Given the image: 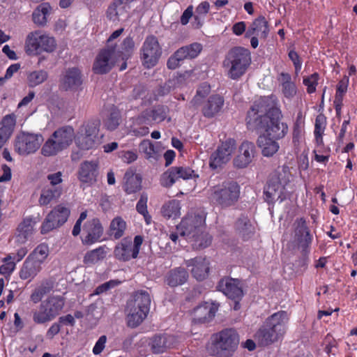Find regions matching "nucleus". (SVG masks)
Returning a JSON list of instances; mask_svg holds the SVG:
<instances>
[{"mask_svg": "<svg viewBox=\"0 0 357 357\" xmlns=\"http://www.w3.org/2000/svg\"><path fill=\"white\" fill-rule=\"evenodd\" d=\"M250 63L251 57L249 50L236 47L229 52L224 65L230 66L228 71L229 77L232 79H237L245 73Z\"/></svg>", "mask_w": 357, "mask_h": 357, "instance_id": "obj_4", "label": "nucleus"}, {"mask_svg": "<svg viewBox=\"0 0 357 357\" xmlns=\"http://www.w3.org/2000/svg\"><path fill=\"white\" fill-rule=\"evenodd\" d=\"M133 46L134 43L131 38H125L122 43L123 51L116 50V52H119V54H117L118 58H121L122 60H124L129 55V52L133 47Z\"/></svg>", "mask_w": 357, "mask_h": 357, "instance_id": "obj_55", "label": "nucleus"}, {"mask_svg": "<svg viewBox=\"0 0 357 357\" xmlns=\"http://www.w3.org/2000/svg\"><path fill=\"white\" fill-rule=\"evenodd\" d=\"M295 236L300 245L306 248L312 241L310 230L306 225L305 220L303 218L298 220L294 223Z\"/></svg>", "mask_w": 357, "mask_h": 357, "instance_id": "obj_27", "label": "nucleus"}, {"mask_svg": "<svg viewBox=\"0 0 357 357\" xmlns=\"http://www.w3.org/2000/svg\"><path fill=\"white\" fill-rule=\"evenodd\" d=\"M162 54V49L156 37L148 36L142 47L141 58L146 68H151L156 65Z\"/></svg>", "mask_w": 357, "mask_h": 357, "instance_id": "obj_12", "label": "nucleus"}, {"mask_svg": "<svg viewBox=\"0 0 357 357\" xmlns=\"http://www.w3.org/2000/svg\"><path fill=\"white\" fill-rule=\"evenodd\" d=\"M326 125V117L324 115L319 114L317 116L315 120V128H314V135L315 139L317 144H321L323 142L322 140V134L324 133V130Z\"/></svg>", "mask_w": 357, "mask_h": 357, "instance_id": "obj_52", "label": "nucleus"}, {"mask_svg": "<svg viewBox=\"0 0 357 357\" xmlns=\"http://www.w3.org/2000/svg\"><path fill=\"white\" fill-rule=\"evenodd\" d=\"M52 11V7L49 3H42L33 11L32 14L33 21L38 26H44L46 25L47 17Z\"/></svg>", "mask_w": 357, "mask_h": 357, "instance_id": "obj_37", "label": "nucleus"}, {"mask_svg": "<svg viewBox=\"0 0 357 357\" xmlns=\"http://www.w3.org/2000/svg\"><path fill=\"white\" fill-rule=\"evenodd\" d=\"M188 268L191 267L192 275L197 280H204L208 275L209 261L202 257H197L185 261Z\"/></svg>", "mask_w": 357, "mask_h": 357, "instance_id": "obj_21", "label": "nucleus"}, {"mask_svg": "<svg viewBox=\"0 0 357 357\" xmlns=\"http://www.w3.org/2000/svg\"><path fill=\"white\" fill-rule=\"evenodd\" d=\"M268 32V22L265 17L260 16L252 23L246 31V36L255 35L261 38H266Z\"/></svg>", "mask_w": 357, "mask_h": 357, "instance_id": "obj_31", "label": "nucleus"}, {"mask_svg": "<svg viewBox=\"0 0 357 357\" xmlns=\"http://www.w3.org/2000/svg\"><path fill=\"white\" fill-rule=\"evenodd\" d=\"M151 297L144 290L136 291L127 303V323L130 328H136L146 318L150 310Z\"/></svg>", "mask_w": 357, "mask_h": 357, "instance_id": "obj_3", "label": "nucleus"}, {"mask_svg": "<svg viewBox=\"0 0 357 357\" xmlns=\"http://www.w3.org/2000/svg\"><path fill=\"white\" fill-rule=\"evenodd\" d=\"M82 84V76L79 68L73 67L66 70L60 79L59 87L61 90L76 91Z\"/></svg>", "mask_w": 357, "mask_h": 357, "instance_id": "obj_19", "label": "nucleus"}, {"mask_svg": "<svg viewBox=\"0 0 357 357\" xmlns=\"http://www.w3.org/2000/svg\"><path fill=\"white\" fill-rule=\"evenodd\" d=\"M115 46L108 45L102 49L96 56L93 65V70L96 74H105L109 72L116 62L119 61Z\"/></svg>", "mask_w": 357, "mask_h": 357, "instance_id": "obj_11", "label": "nucleus"}, {"mask_svg": "<svg viewBox=\"0 0 357 357\" xmlns=\"http://www.w3.org/2000/svg\"><path fill=\"white\" fill-rule=\"evenodd\" d=\"M33 220L31 218H25L17 227L18 234L16 240L19 243H24L31 236L33 231Z\"/></svg>", "mask_w": 357, "mask_h": 357, "instance_id": "obj_40", "label": "nucleus"}, {"mask_svg": "<svg viewBox=\"0 0 357 357\" xmlns=\"http://www.w3.org/2000/svg\"><path fill=\"white\" fill-rule=\"evenodd\" d=\"M16 124V118L14 114L5 116L0 122V149L8 141L11 137Z\"/></svg>", "mask_w": 357, "mask_h": 357, "instance_id": "obj_25", "label": "nucleus"}, {"mask_svg": "<svg viewBox=\"0 0 357 357\" xmlns=\"http://www.w3.org/2000/svg\"><path fill=\"white\" fill-rule=\"evenodd\" d=\"M84 237L82 243L84 245H91L100 241L104 232V228L98 218H93L84 225Z\"/></svg>", "mask_w": 357, "mask_h": 357, "instance_id": "obj_16", "label": "nucleus"}, {"mask_svg": "<svg viewBox=\"0 0 357 357\" xmlns=\"http://www.w3.org/2000/svg\"><path fill=\"white\" fill-rule=\"evenodd\" d=\"M349 77L347 76H344L337 85L335 99L343 100V96L347 91Z\"/></svg>", "mask_w": 357, "mask_h": 357, "instance_id": "obj_56", "label": "nucleus"}, {"mask_svg": "<svg viewBox=\"0 0 357 357\" xmlns=\"http://www.w3.org/2000/svg\"><path fill=\"white\" fill-rule=\"evenodd\" d=\"M191 243L193 250H200L208 247L212 242V236L202 229L188 239Z\"/></svg>", "mask_w": 357, "mask_h": 357, "instance_id": "obj_35", "label": "nucleus"}, {"mask_svg": "<svg viewBox=\"0 0 357 357\" xmlns=\"http://www.w3.org/2000/svg\"><path fill=\"white\" fill-rule=\"evenodd\" d=\"M48 77L46 71L40 70L30 73L27 77L28 84L31 87H34L44 82Z\"/></svg>", "mask_w": 357, "mask_h": 357, "instance_id": "obj_49", "label": "nucleus"}, {"mask_svg": "<svg viewBox=\"0 0 357 357\" xmlns=\"http://www.w3.org/2000/svg\"><path fill=\"white\" fill-rule=\"evenodd\" d=\"M44 138L40 133L19 132L14 141V149L20 155L26 156L36 153L40 147Z\"/></svg>", "mask_w": 357, "mask_h": 357, "instance_id": "obj_8", "label": "nucleus"}, {"mask_svg": "<svg viewBox=\"0 0 357 357\" xmlns=\"http://www.w3.org/2000/svg\"><path fill=\"white\" fill-rule=\"evenodd\" d=\"M98 174L96 162L84 161L80 165L78 178L81 182L92 185L96 181Z\"/></svg>", "mask_w": 357, "mask_h": 357, "instance_id": "obj_23", "label": "nucleus"}, {"mask_svg": "<svg viewBox=\"0 0 357 357\" xmlns=\"http://www.w3.org/2000/svg\"><path fill=\"white\" fill-rule=\"evenodd\" d=\"M257 153L254 143L245 141L238 148V154L233 160L234 165L239 169L247 167L253 160Z\"/></svg>", "mask_w": 357, "mask_h": 357, "instance_id": "obj_18", "label": "nucleus"}, {"mask_svg": "<svg viewBox=\"0 0 357 357\" xmlns=\"http://www.w3.org/2000/svg\"><path fill=\"white\" fill-rule=\"evenodd\" d=\"M280 117L281 112L273 96L260 98L248 112L247 126L261 133L257 143L265 157H272L278 151V140L287 133V126L280 122Z\"/></svg>", "mask_w": 357, "mask_h": 357, "instance_id": "obj_1", "label": "nucleus"}, {"mask_svg": "<svg viewBox=\"0 0 357 357\" xmlns=\"http://www.w3.org/2000/svg\"><path fill=\"white\" fill-rule=\"evenodd\" d=\"M139 150L145 154L147 159H156L158 156V151L155 149L153 144L149 139L143 140L139 144Z\"/></svg>", "mask_w": 357, "mask_h": 357, "instance_id": "obj_50", "label": "nucleus"}, {"mask_svg": "<svg viewBox=\"0 0 357 357\" xmlns=\"http://www.w3.org/2000/svg\"><path fill=\"white\" fill-rule=\"evenodd\" d=\"M107 252L108 249L105 245L100 246L86 252L84 256L83 262L86 266L93 265L103 260L106 257Z\"/></svg>", "mask_w": 357, "mask_h": 357, "instance_id": "obj_36", "label": "nucleus"}, {"mask_svg": "<svg viewBox=\"0 0 357 357\" xmlns=\"http://www.w3.org/2000/svg\"><path fill=\"white\" fill-rule=\"evenodd\" d=\"M193 176H195L194 171L189 167H172L162 174L160 183L162 186L169 188L179 178L185 180Z\"/></svg>", "mask_w": 357, "mask_h": 357, "instance_id": "obj_17", "label": "nucleus"}, {"mask_svg": "<svg viewBox=\"0 0 357 357\" xmlns=\"http://www.w3.org/2000/svg\"><path fill=\"white\" fill-rule=\"evenodd\" d=\"M188 278V273L184 268H176L170 271L166 277V281L170 287H177L184 284Z\"/></svg>", "mask_w": 357, "mask_h": 357, "instance_id": "obj_34", "label": "nucleus"}, {"mask_svg": "<svg viewBox=\"0 0 357 357\" xmlns=\"http://www.w3.org/2000/svg\"><path fill=\"white\" fill-rule=\"evenodd\" d=\"M180 209L178 201L173 199L162 206L161 213L165 218L175 219L179 217Z\"/></svg>", "mask_w": 357, "mask_h": 357, "instance_id": "obj_43", "label": "nucleus"}, {"mask_svg": "<svg viewBox=\"0 0 357 357\" xmlns=\"http://www.w3.org/2000/svg\"><path fill=\"white\" fill-rule=\"evenodd\" d=\"M131 248V240L123 238L114 248V255L115 258L122 261H127L131 259L137 258V256L133 255Z\"/></svg>", "mask_w": 357, "mask_h": 357, "instance_id": "obj_29", "label": "nucleus"}, {"mask_svg": "<svg viewBox=\"0 0 357 357\" xmlns=\"http://www.w3.org/2000/svg\"><path fill=\"white\" fill-rule=\"evenodd\" d=\"M235 230L245 241L252 237L255 227L247 216L241 215L236 221Z\"/></svg>", "mask_w": 357, "mask_h": 357, "instance_id": "obj_26", "label": "nucleus"}, {"mask_svg": "<svg viewBox=\"0 0 357 357\" xmlns=\"http://www.w3.org/2000/svg\"><path fill=\"white\" fill-rule=\"evenodd\" d=\"M176 344V340L174 336L169 335H158L152 337L151 340V348L153 353L160 354L173 348Z\"/></svg>", "mask_w": 357, "mask_h": 357, "instance_id": "obj_24", "label": "nucleus"}, {"mask_svg": "<svg viewBox=\"0 0 357 357\" xmlns=\"http://www.w3.org/2000/svg\"><path fill=\"white\" fill-rule=\"evenodd\" d=\"M61 193V190L57 188H45L42 190L39 203L42 206H46L53 199L58 198Z\"/></svg>", "mask_w": 357, "mask_h": 357, "instance_id": "obj_46", "label": "nucleus"}, {"mask_svg": "<svg viewBox=\"0 0 357 357\" xmlns=\"http://www.w3.org/2000/svg\"><path fill=\"white\" fill-rule=\"evenodd\" d=\"M290 173L285 169L271 174L264 189L265 200L268 203L282 202L284 199L285 186L289 183Z\"/></svg>", "mask_w": 357, "mask_h": 357, "instance_id": "obj_7", "label": "nucleus"}, {"mask_svg": "<svg viewBox=\"0 0 357 357\" xmlns=\"http://www.w3.org/2000/svg\"><path fill=\"white\" fill-rule=\"evenodd\" d=\"M96 139L88 136L80 131L78 132L75 138L77 146L83 150H89L92 149L95 145Z\"/></svg>", "mask_w": 357, "mask_h": 357, "instance_id": "obj_48", "label": "nucleus"}, {"mask_svg": "<svg viewBox=\"0 0 357 357\" xmlns=\"http://www.w3.org/2000/svg\"><path fill=\"white\" fill-rule=\"evenodd\" d=\"M11 257L8 256L3 261L4 264L0 266V273L5 276H8L13 271L15 267V264L13 261H10Z\"/></svg>", "mask_w": 357, "mask_h": 357, "instance_id": "obj_58", "label": "nucleus"}, {"mask_svg": "<svg viewBox=\"0 0 357 357\" xmlns=\"http://www.w3.org/2000/svg\"><path fill=\"white\" fill-rule=\"evenodd\" d=\"M106 341L107 337L105 335L100 336L93 349V353L96 355L100 354L105 347Z\"/></svg>", "mask_w": 357, "mask_h": 357, "instance_id": "obj_64", "label": "nucleus"}, {"mask_svg": "<svg viewBox=\"0 0 357 357\" xmlns=\"http://www.w3.org/2000/svg\"><path fill=\"white\" fill-rule=\"evenodd\" d=\"M123 189L128 194L135 193L142 188V177L132 169H128L124 175Z\"/></svg>", "mask_w": 357, "mask_h": 357, "instance_id": "obj_30", "label": "nucleus"}, {"mask_svg": "<svg viewBox=\"0 0 357 357\" xmlns=\"http://www.w3.org/2000/svg\"><path fill=\"white\" fill-rule=\"evenodd\" d=\"M167 116V108L164 107H157L151 112L150 116L151 119L156 122L162 121Z\"/></svg>", "mask_w": 357, "mask_h": 357, "instance_id": "obj_57", "label": "nucleus"}, {"mask_svg": "<svg viewBox=\"0 0 357 357\" xmlns=\"http://www.w3.org/2000/svg\"><path fill=\"white\" fill-rule=\"evenodd\" d=\"M119 157L124 162L129 164L137 160V155L132 151H127L120 152Z\"/></svg>", "mask_w": 357, "mask_h": 357, "instance_id": "obj_61", "label": "nucleus"}, {"mask_svg": "<svg viewBox=\"0 0 357 357\" xmlns=\"http://www.w3.org/2000/svg\"><path fill=\"white\" fill-rule=\"evenodd\" d=\"M204 222L205 219L202 215H188L182 220L179 226L176 227V230L181 236H186L188 240L193 236V234H197L202 229Z\"/></svg>", "mask_w": 357, "mask_h": 357, "instance_id": "obj_15", "label": "nucleus"}, {"mask_svg": "<svg viewBox=\"0 0 357 357\" xmlns=\"http://www.w3.org/2000/svg\"><path fill=\"white\" fill-rule=\"evenodd\" d=\"M218 310L215 303H205L195 308L192 313V320L195 323H205L211 321Z\"/></svg>", "mask_w": 357, "mask_h": 357, "instance_id": "obj_22", "label": "nucleus"}, {"mask_svg": "<svg viewBox=\"0 0 357 357\" xmlns=\"http://www.w3.org/2000/svg\"><path fill=\"white\" fill-rule=\"evenodd\" d=\"M49 255V249L47 245L40 244L38 245L32 253L28 257L33 261L38 262L40 266L45 261Z\"/></svg>", "mask_w": 357, "mask_h": 357, "instance_id": "obj_47", "label": "nucleus"}, {"mask_svg": "<svg viewBox=\"0 0 357 357\" xmlns=\"http://www.w3.org/2000/svg\"><path fill=\"white\" fill-rule=\"evenodd\" d=\"M42 267L38 262H36L27 257L23 263L20 271V278L22 280L31 281L41 271Z\"/></svg>", "mask_w": 357, "mask_h": 357, "instance_id": "obj_32", "label": "nucleus"}, {"mask_svg": "<svg viewBox=\"0 0 357 357\" xmlns=\"http://www.w3.org/2000/svg\"><path fill=\"white\" fill-rule=\"evenodd\" d=\"M289 74L282 73L280 74L279 81L282 85V91L284 97L287 98H292L296 93V87Z\"/></svg>", "mask_w": 357, "mask_h": 357, "instance_id": "obj_41", "label": "nucleus"}, {"mask_svg": "<svg viewBox=\"0 0 357 357\" xmlns=\"http://www.w3.org/2000/svg\"><path fill=\"white\" fill-rule=\"evenodd\" d=\"M236 149V141L227 139L218 147L210 157L209 165L213 169H217L227 163L231 158V154Z\"/></svg>", "mask_w": 357, "mask_h": 357, "instance_id": "obj_14", "label": "nucleus"}, {"mask_svg": "<svg viewBox=\"0 0 357 357\" xmlns=\"http://www.w3.org/2000/svg\"><path fill=\"white\" fill-rule=\"evenodd\" d=\"M126 8V6L122 5L116 0H114L107 8V16L110 20L118 22L120 20V16L125 13Z\"/></svg>", "mask_w": 357, "mask_h": 357, "instance_id": "obj_45", "label": "nucleus"}, {"mask_svg": "<svg viewBox=\"0 0 357 357\" xmlns=\"http://www.w3.org/2000/svg\"><path fill=\"white\" fill-rule=\"evenodd\" d=\"M183 61L181 54L177 50L167 61V66L169 69H176L179 66L180 61Z\"/></svg>", "mask_w": 357, "mask_h": 357, "instance_id": "obj_60", "label": "nucleus"}, {"mask_svg": "<svg viewBox=\"0 0 357 357\" xmlns=\"http://www.w3.org/2000/svg\"><path fill=\"white\" fill-rule=\"evenodd\" d=\"M318 75L314 73L310 77L303 79V84L307 86V91L309 93L315 91V85L317 84Z\"/></svg>", "mask_w": 357, "mask_h": 357, "instance_id": "obj_59", "label": "nucleus"}, {"mask_svg": "<svg viewBox=\"0 0 357 357\" xmlns=\"http://www.w3.org/2000/svg\"><path fill=\"white\" fill-rule=\"evenodd\" d=\"M56 46V41L53 37L38 31L27 36L25 48L29 54H39L43 52H52Z\"/></svg>", "mask_w": 357, "mask_h": 357, "instance_id": "obj_9", "label": "nucleus"}, {"mask_svg": "<svg viewBox=\"0 0 357 357\" xmlns=\"http://www.w3.org/2000/svg\"><path fill=\"white\" fill-rule=\"evenodd\" d=\"M147 201H148L147 195L144 193H142L141 195L140 199L138 201L137 206H136V209L139 213H140V214L146 213V211H147V205H146Z\"/></svg>", "mask_w": 357, "mask_h": 357, "instance_id": "obj_62", "label": "nucleus"}, {"mask_svg": "<svg viewBox=\"0 0 357 357\" xmlns=\"http://www.w3.org/2000/svg\"><path fill=\"white\" fill-rule=\"evenodd\" d=\"M120 120V112L116 108H113L111 109L109 115L105 121V126L108 130H114L119 126Z\"/></svg>", "mask_w": 357, "mask_h": 357, "instance_id": "obj_51", "label": "nucleus"}, {"mask_svg": "<svg viewBox=\"0 0 357 357\" xmlns=\"http://www.w3.org/2000/svg\"><path fill=\"white\" fill-rule=\"evenodd\" d=\"M54 287V282L51 280H45L41 282V284L34 289L32 294H31V301L34 303H38L41 301L43 297L50 293Z\"/></svg>", "mask_w": 357, "mask_h": 357, "instance_id": "obj_38", "label": "nucleus"}, {"mask_svg": "<svg viewBox=\"0 0 357 357\" xmlns=\"http://www.w3.org/2000/svg\"><path fill=\"white\" fill-rule=\"evenodd\" d=\"M218 289L230 299L241 300L243 297L242 287L239 280L236 279L229 278L222 279L218 283Z\"/></svg>", "mask_w": 357, "mask_h": 357, "instance_id": "obj_20", "label": "nucleus"}, {"mask_svg": "<svg viewBox=\"0 0 357 357\" xmlns=\"http://www.w3.org/2000/svg\"><path fill=\"white\" fill-rule=\"evenodd\" d=\"M99 122L89 121L80 128L79 131L96 139L98 132Z\"/></svg>", "mask_w": 357, "mask_h": 357, "instance_id": "obj_53", "label": "nucleus"}, {"mask_svg": "<svg viewBox=\"0 0 357 357\" xmlns=\"http://www.w3.org/2000/svg\"><path fill=\"white\" fill-rule=\"evenodd\" d=\"M66 299L61 296H50L33 312V320L36 324H45L55 319L62 311Z\"/></svg>", "mask_w": 357, "mask_h": 357, "instance_id": "obj_6", "label": "nucleus"}, {"mask_svg": "<svg viewBox=\"0 0 357 357\" xmlns=\"http://www.w3.org/2000/svg\"><path fill=\"white\" fill-rule=\"evenodd\" d=\"M224 105V98L220 95H213L209 97L202 108L204 116L211 118L219 113Z\"/></svg>", "mask_w": 357, "mask_h": 357, "instance_id": "obj_28", "label": "nucleus"}, {"mask_svg": "<svg viewBox=\"0 0 357 357\" xmlns=\"http://www.w3.org/2000/svg\"><path fill=\"white\" fill-rule=\"evenodd\" d=\"M240 186L236 181H227L211 189L210 198L222 208L234 206L238 200Z\"/></svg>", "mask_w": 357, "mask_h": 357, "instance_id": "obj_5", "label": "nucleus"}, {"mask_svg": "<svg viewBox=\"0 0 357 357\" xmlns=\"http://www.w3.org/2000/svg\"><path fill=\"white\" fill-rule=\"evenodd\" d=\"M53 138L56 139L66 149L75 138L74 130L70 126H63L53 132Z\"/></svg>", "mask_w": 357, "mask_h": 357, "instance_id": "obj_33", "label": "nucleus"}, {"mask_svg": "<svg viewBox=\"0 0 357 357\" xmlns=\"http://www.w3.org/2000/svg\"><path fill=\"white\" fill-rule=\"evenodd\" d=\"M64 149L59 142L53 138L52 133L43 144L41 154L45 157L54 156Z\"/></svg>", "mask_w": 357, "mask_h": 357, "instance_id": "obj_39", "label": "nucleus"}, {"mask_svg": "<svg viewBox=\"0 0 357 357\" xmlns=\"http://www.w3.org/2000/svg\"><path fill=\"white\" fill-rule=\"evenodd\" d=\"M117 284L118 282L115 280H110L109 282H105L101 285H99L98 287H96L94 294L97 295L100 294L103 292L107 291L110 288L114 287Z\"/></svg>", "mask_w": 357, "mask_h": 357, "instance_id": "obj_63", "label": "nucleus"}, {"mask_svg": "<svg viewBox=\"0 0 357 357\" xmlns=\"http://www.w3.org/2000/svg\"><path fill=\"white\" fill-rule=\"evenodd\" d=\"M238 344V336L235 331H221L213 344V354L218 357H230Z\"/></svg>", "mask_w": 357, "mask_h": 357, "instance_id": "obj_10", "label": "nucleus"}, {"mask_svg": "<svg viewBox=\"0 0 357 357\" xmlns=\"http://www.w3.org/2000/svg\"><path fill=\"white\" fill-rule=\"evenodd\" d=\"M202 50V46L200 43H194L189 45L183 46L178 50V53L181 54L183 60L192 59L198 56Z\"/></svg>", "mask_w": 357, "mask_h": 357, "instance_id": "obj_44", "label": "nucleus"}, {"mask_svg": "<svg viewBox=\"0 0 357 357\" xmlns=\"http://www.w3.org/2000/svg\"><path fill=\"white\" fill-rule=\"evenodd\" d=\"M288 319L285 311H280L271 315L267 319L266 327L260 328L255 334L259 344L267 346L277 341L284 334Z\"/></svg>", "mask_w": 357, "mask_h": 357, "instance_id": "obj_2", "label": "nucleus"}, {"mask_svg": "<svg viewBox=\"0 0 357 357\" xmlns=\"http://www.w3.org/2000/svg\"><path fill=\"white\" fill-rule=\"evenodd\" d=\"M126 228V222L121 217H116L110 223L108 234L115 239H119L123 236Z\"/></svg>", "mask_w": 357, "mask_h": 357, "instance_id": "obj_42", "label": "nucleus"}, {"mask_svg": "<svg viewBox=\"0 0 357 357\" xmlns=\"http://www.w3.org/2000/svg\"><path fill=\"white\" fill-rule=\"evenodd\" d=\"M211 91L210 85L204 83L202 84L199 88L198 89L197 91V95L194 97V98L192 100L191 103L194 106H197L201 102V99L204 98L206 96H207Z\"/></svg>", "mask_w": 357, "mask_h": 357, "instance_id": "obj_54", "label": "nucleus"}, {"mask_svg": "<svg viewBox=\"0 0 357 357\" xmlns=\"http://www.w3.org/2000/svg\"><path fill=\"white\" fill-rule=\"evenodd\" d=\"M70 211L68 208L58 205L47 215L41 227V233L46 234L61 227L68 220Z\"/></svg>", "mask_w": 357, "mask_h": 357, "instance_id": "obj_13", "label": "nucleus"}]
</instances>
